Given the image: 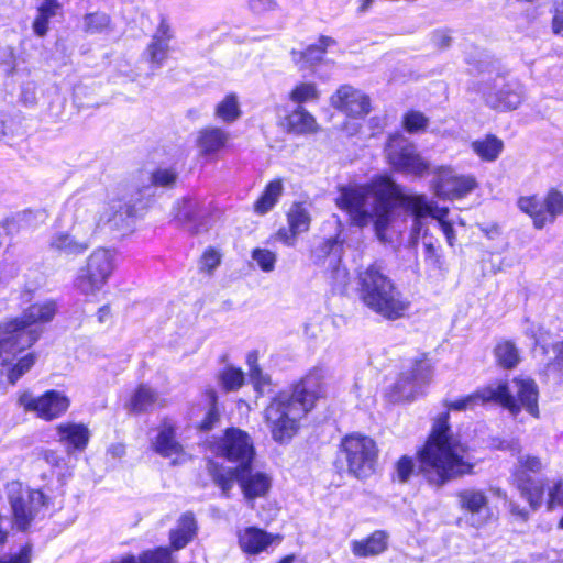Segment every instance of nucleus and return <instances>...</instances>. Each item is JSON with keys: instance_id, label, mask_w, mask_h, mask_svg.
<instances>
[{"instance_id": "30", "label": "nucleus", "mask_w": 563, "mask_h": 563, "mask_svg": "<svg viewBox=\"0 0 563 563\" xmlns=\"http://www.w3.org/2000/svg\"><path fill=\"white\" fill-rule=\"evenodd\" d=\"M197 525L191 514L183 515L175 529L169 533L170 545L174 550L185 548L196 536Z\"/></svg>"}, {"instance_id": "55", "label": "nucleus", "mask_w": 563, "mask_h": 563, "mask_svg": "<svg viewBox=\"0 0 563 563\" xmlns=\"http://www.w3.org/2000/svg\"><path fill=\"white\" fill-rule=\"evenodd\" d=\"M413 461L408 456H402L396 463V477L400 483H405L409 479L413 472Z\"/></svg>"}, {"instance_id": "2", "label": "nucleus", "mask_w": 563, "mask_h": 563, "mask_svg": "<svg viewBox=\"0 0 563 563\" xmlns=\"http://www.w3.org/2000/svg\"><path fill=\"white\" fill-rule=\"evenodd\" d=\"M449 417V412H443L434 420L431 434L420 452V470L427 481L437 486L471 473L473 467L467 446L452 432Z\"/></svg>"}, {"instance_id": "63", "label": "nucleus", "mask_w": 563, "mask_h": 563, "mask_svg": "<svg viewBox=\"0 0 563 563\" xmlns=\"http://www.w3.org/2000/svg\"><path fill=\"white\" fill-rule=\"evenodd\" d=\"M433 43L441 48L448 47L451 43V36L445 31H437L432 36Z\"/></svg>"}, {"instance_id": "8", "label": "nucleus", "mask_w": 563, "mask_h": 563, "mask_svg": "<svg viewBox=\"0 0 563 563\" xmlns=\"http://www.w3.org/2000/svg\"><path fill=\"white\" fill-rule=\"evenodd\" d=\"M489 388L494 391L493 402L499 404L512 416H517L521 409L533 417L539 416V390L530 377L520 375L509 383L490 384Z\"/></svg>"}, {"instance_id": "56", "label": "nucleus", "mask_w": 563, "mask_h": 563, "mask_svg": "<svg viewBox=\"0 0 563 563\" xmlns=\"http://www.w3.org/2000/svg\"><path fill=\"white\" fill-rule=\"evenodd\" d=\"M220 254L217 251L209 249L201 256L200 269L211 273L220 264Z\"/></svg>"}, {"instance_id": "15", "label": "nucleus", "mask_w": 563, "mask_h": 563, "mask_svg": "<svg viewBox=\"0 0 563 563\" xmlns=\"http://www.w3.org/2000/svg\"><path fill=\"white\" fill-rule=\"evenodd\" d=\"M98 206L100 228L108 225L111 230L131 232L135 218V207L125 197H110L107 201L93 199Z\"/></svg>"}, {"instance_id": "51", "label": "nucleus", "mask_w": 563, "mask_h": 563, "mask_svg": "<svg viewBox=\"0 0 563 563\" xmlns=\"http://www.w3.org/2000/svg\"><path fill=\"white\" fill-rule=\"evenodd\" d=\"M545 207L549 210L551 221L553 222L558 214L563 213V194L558 190H551L545 197Z\"/></svg>"}, {"instance_id": "10", "label": "nucleus", "mask_w": 563, "mask_h": 563, "mask_svg": "<svg viewBox=\"0 0 563 563\" xmlns=\"http://www.w3.org/2000/svg\"><path fill=\"white\" fill-rule=\"evenodd\" d=\"M208 448L216 456L235 464V467L247 466L255 459L252 438L239 428H228L222 435L209 441Z\"/></svg>"}, {"instance_id": "34", "label": "nucleus", "mask_w": 563, "mask_h": 563, "mask_svg": "<svg viewBox=\"0 0 563 563\" xmlns=\"http://www.w3.org/2000/svg\"><path fill=\"white\" fill-rule=\"evenodd\" d=\"M242 115L241 104L235 93H228L214 107V117L223 123H233Z\"/></svg>"}, {"instance_id": "5", "label": "nucleus", "mask_w": 563, "mask_h": 563, "mask_svg": "<svg viewBox=\"0 0 563 563\" xmlns=\"http://www.w3.org/2000/svg\"><path fill=\"white\" fill-rule=\"evenodd\" d=\"M208 471L222 495L230 496L234 482H238L244 498L253 501L267 495L272 487V477L266 472L255 470L252 464L244 467H224L210 461Z\"/></svg>"}, {"instance_id": "46", "label": "nucleus", "mask_w": 563, "mask_h": 563, "mask_svg": "<svg viewBox=\"0 0 563 563\" xmlns=\"http://www.w3.org/2000/svg\"><path fill=\"white\" fill-rule=\"evenodd\" d=\"M251 256L257 267L263 272L269 273L275 269L277 261V255L275 252L268 249L256 247L252 251Z\"/></svg>"}, {"instance_id": "12", "label": "nucleus", "mask_w": 563, "mask_h": 563, "mask_svg": "<svg viewBox=\"0 0 563 563\" xmlns=\"http://www.w3.org/2000/svg\"><path fill=\"white\" fill-rule=\"evenodd\" d=\"M385 153L389 164L398 172L422 176L429 169V163L420 156L416 146L400 134L389 137Z\"/></svg>"}, {"instance_id": "42", "label": "nucleus", "mask_w": 563, "mask_h": 563, "mask_svg": "<svg viewBox=\"0 0 563 563\" xmlns=\"http://www.w3.org/2000/svg\"><path fill=\"white\" fill-rule=\"evenodd\" d=\"M157 397L154 390L150 387L141 385L130 400V409L135 412H142L147 410L155 401Z\"/></svg>"}, {"instance_id": "50", "label": "nucleus", "mask_w": 563, "mask_h": 563, "mask_svg": "<svg viewBox=\"0 0 563 563\" xmlns=\"http://www.w3.org/2000/svg\"><path fill=\"white\" fill-rule=\"evenodd\" d=\"M402 124L409 133H417L426 130L428 118L419 111H409L404 115Z\"/></svg>"}, {"instance_id": "22", "label": "nucleus", "mask_w": 563, "mask_h": 563, "mask_svg": "<svg viewBox=\"0 0 563 563\" xmlns=\"http://www.w3.org/2000/svg\"><path fill=\"white\" fill-rule=\"evenodd\" d=\"M287 220L289 229H279L277 235L286 245L292 246L296 236L309 230L311 218L302 203H294L287 213Z\"/></svg>"}, {"instance_id": "38", "label": "nucleus", "mask_w": 563, "mask_h": 563, "mask_svg": "<svg viewBox=\"0 0 563 563\" xmlns=\"http://www.w3.org/2000/svg\"><path fill=\"white\" fill-rule=\"evenodd\" d=\"M282 192H283L282 181L279 179L271 181L266 186L262 196L255 202L254 210L260 214H264V213L268 212L276 205Z\"/></svg>"}, {"instance_id": "43", "label": "nucleus", "mask_w": 563, "mask_h": 563, "mask_svg": "<svg viewBox=\"0 0 563 563\" xmlns=\"http://www.w3.org/2000/svg\"><path fill=\"white\" fill-rule=\"evenodd\" d=\"M495 356L504 368L515 367L520 360L518 350L510 342L499 343L495 349Z\"/></svg>"}, {"instance_id": "45", "label": "nucleus", "mask_w": 563, "mask_h": 563, "mask_svg": "<svg viewBox=\"0 0 563 563\" xmlns=\"http://www.w3.org/2000/svg\"><path fill=\"white\" fill-rule=\"evenodd\" d=\"M220 382L225 390H238L244 384V373L240 368L227 367L220 374Z\"/></svg>"}, {"instance_id": "37", "label": "nucleus", "mask_w": 563, "mask_h": 563, "mask_svg": "<svg viewBox=\"0 0 563 563\" xmlns=\"http://www.w3.org/2000/svg\"><path fill=\"white\" fill-rule=\"evenodd\" d=\"M81 29L86 34H101L111 30V18L102 11H95L82 16Z\"/></svg>"}, {"instance_id": "32", "label": "nucleus", "mask_w": 563, "mask_h": 563, "mask_svg": "<svg viewBox=\"0 0 563 563\" xmlns=\"http://www.w3.org/2000/svg\"><path fill=\"white\" fill-rule=\"evenodd\" d=\"M472 151L483 161H496L504 150V142L496 135L488 134L471 143Z\"/></svg>"}, {"instance_id": "26", "label": "nucleus", "mask_w": 563, "mask_h": 563, "mask_svg": "<svg viewBox=\"0 0 563 563\" xmlns=\"http://www.w3.org/2000/svg\"><path fill=\"white\" fill-rule=\"evenodd\" d=\"M387 533L382 530H377L367 538L353 540L351 542V551L358 558L375 556L387 549Z\"/></svg>"}, {"instance_id": "3", "label": "nucleus", "mask_w": 563, "mask_h": 563, "mask_svg": "<svg viewBox=\"0 0 563 563\" xmlns=\"http://www.w3.org/2000/svg\"><path fill=\"white\" fill-rule=\"evenodd\" d=\"M98 206L93 198L69 200L64 217L71 222L68 230L55 231L48 240L49 250L66 256L84 254L100 229Z\"/></svg>"}, {"instance_id": "25", "label": "nucleus", "mask_w": 563, "mask_h": 563, "mask_svg": "<svg viewBox=\"0 0 563 563\" xmlns=\"http://www.w3.org/2000/svg\"><path fill=\"white\" fill-rule=\"evenodd\" d=\"M57 312V305L54 300H45L30 306L23 311L21 317L16 318L25 329H35L42 323L53 320Z\"/></svg>"}, {"instance_id": "53", "label": "nucleus", "mask_w": 563, "mask_h": 563, "mask_svg": "<svg viewBox=\"0 0 563 563\" xmlns=\"http://www.w3.org/2000/svg\"><path fill=\"white\" fill-rule=\"evenodd\" d=\"M520 489L522 490V495L527 498L532 508H537L541 505L544 494V487L541 484H531V487L522 486Z\"/></svg>"}, {"instance_id": "1", "label": "nucleus", "mask_w": 563, "mask_h": 563, "mask_svg": "<svg viewBox=\"0 0 563 563\" xmlns=\"http://www.w3.org/2000/svg\"><path fill=\"white\" fill-rule=\"evenodd\" d=\"M335 203L349 216L352 224L360 228L373 224L380 240L394 220L396 207L400 205L415 216L417 229H420L423 218L435 219L449 245H454L455 231L453 224L446 220L449 209L428 201L424 195L404 192L388 176H377L364 185L340 188Z\"/></svg>"}, {"instance_id": "48", "label": "nucleus", "mask_w": 563, "mask_h": 563, "mask_svg": "<svg viewBox=\"0 0 563 563\" xmlns=\"http://www.w3.org/2000/svg\"><path fill=\"white\" fill-rule=\"evenodd\" d=\"M177 173L170 167L155 169L150 177L151 184L158 187H172L177 180Z\"/></svg>"}, {"instance_id": "29", "label": "nucleus", "mask_w": 563, "mask_h": 563, "mask_svg": "<svg viewBox=\"0 0 563 563\" xmlns=\"http://www.w3.org/2000/svg\"><path fill=\"white\" fill-rule=\"evenodd\" d=\"M518 207L533 220V225L537 229H542L547 223L552 222L545 207V199L541 200L536 196L521 197L518 200Z\"/></svg>"}, {"instance_id": "28", "label": "nucleus", "mask_w": 563, "mask_h": 563, "mask_svg": "<svg viewBox=\"0 0 563 563\" xmlns=\"http://www.w3.org/2000/svg\"><path fill=\"white\" fill-rule=\"evenodd\" d=\"M36 16L32 23L33 32L43 37L49 30V20L58 14L60 11V3L58 0H36Z\"/></svg>"}, {"instance_id": "54", "label": "nucleus", "mask_w": 563, "mask_h": 563, "mask_svg": "<svg viewBox=\"0 0 563 563\" xmlns=\"http://www.w3.org/2000/svg\"><path fill=\"white\" fill-rule=\"evenodd\" d=\"M153 40L170 43L174 38V31L168 19L165 15H162L159 19V23L152 36Z\"/></svg>"}, {"instance_id": "7", "label": "nucleus", "mask_w": 563, "mask_h": 563, "mask_svg": "<svg viewBox=\"0 0 563 563\" xmlns=\"http://www.w3.org/2000/svg\"><path fill=\"white\" fill-rule=\"evenodd\" d=\"M308 412L289 394H278L265 409V421L272 438L279 443L289 441L298 432L300 420Z\"/></svg>"}, {"instance_id": "9", "label": "nucleus", "mask_w": 563, "mask_h": 563, "mask_svg": "<svg viewBox=\"0 0 563 563\" xmlns=\"http://www.w3.org/2000/svg\"><path fill=\"white\" fill-rule=\"evenodd\" d=\"M378 449L375 441L361 433H351L342 439L340 457L356 478H367L375 471Z\"/></svg>"}, {"instance_id": "39", "label": "nucleus", "mask_w": 563, "mask_h": 563, "mask_svg": "<svg viewBox=\"0 0 563 563\" xmlns=\"http://www.w3.org/2000/svg\"><path fill=\"white\" fill-rule=\"evenodd\" d=\"M420 390L421 387L407 373H404L394 387V399L410 401L416 398Z\"/></svg>"}, {"instance_id": "23", "label": "nucleus", "mask_w": 563, "mask_h": 563, "mask_svg": "<svg viewBox=\"0 0 563 563\" xmlns=\"http://www.w3.org/2000/svg\"><path fill=\"white\" fill-rule=\"evenodd\" d=\"M230 140V133L219 126H207L197 134L196 144L200 155L209 156L223 150Z\"/></svg>"}, {"instance_id": "33", "label": "nucleus", "mask_w": 563, "mask_h": 563, "mask_svg": "<svg viewBox=\"0 0 563 563\" xmlns=\"http://www.w3.org/2000/svg\"><path fill=\"white\" fill-rule=\"evenodd\" d=\"M200 212V203L192 198H183L178 200L173 208L174 219L189 230L194 229V223Z\"/></svg>"}, {"instance_id": "57", "label": "nucleus", "mask_w": 563, "mask_h": 563, "mask_svg": "<svg viewBox=\"0 0 563 563\" xmlns=\"http://www.w3.org/2000/svg\"><path fill=\"white\" fill-rule=\"evenodd\" d=\"M249 8L256 14H262L278 9L277 0H247Z\"/></svg>"}, {"instance_id": "49", "label": "nucleus", "mask_w": 563, "mask_h": 563, "mask_svg": "<svg viewBox=\"0 0 563 563\" xmlns=\"http://www.w3.org/2000/svg\"><path fill=\"white\" fill-rule=\"evenodd\" d=\"M136 560L140 563H173L172 554L168 548H157L142 552Z\"/></svg>"}, {"instance_id": "64", "label": "nucleus", "mask_w": 563, "mask_h": 563, "mask_svg": "<svg viewBox=\"0 0 563 563\" xmlns=\"http://www.w3.org/2000/svg\"><path fill=\"white\" fill-rule=\"evenodd\" d=\"M290 56H291L292 62L296 65H298L300 68H305L308 66L306 49L305 51L291 49Z\"/></svg>"}, {"instance_id": "17", "label": "nucleus", "mask_w": 563, "mask_h": 563, "mask_svg": "<svg viewBox=\"0 0 563 563\" xmlns=\"http://www.w3.org/2000/svg\"><path fill=\"white\" fill-rule=\"evenodd\" d=\"M456 500L471 526L479 528L490 520L492 511L485 492L465 488L456 493Z\"/></svg>"}, {"instance_id": "62", "label": "nucleus", "mask_w": 563, "mask_h": 563, "mask_svg": "<svg viewBox=\"0 0 563 563\" xmlns=\"http://www.w3.org/2000/svg\"><path fill=\"white\" fill-rule=\"evenodd\" d=\"M518 463L521 467L531 471V472H539L542 468V462L537 456L531 455H525L520 456L518 460Z\"/></svg>"}, {"instance_id": "41", "label": "nucleus", "mask_w": 563, "mask_h": 563, "mask_svg": "<svg viewBox=\"0 0 563 563\" xmlns=\"http://www.w3.org/2000/svg\"><path fill=\"white\" fill-rule=\"evenodd\" d=\"M319 99V90L314 82H299L289 92V100L300 106Z\"/></svg>"}, {"instance_id": "47", "label": "nucleus", "mask_w": 563, "mask_h": 563, "mask_svg": "<svg viewBox=\"0 0 563 563\" xmlns=\"http://www.w3.org/2000/svg\"><path fill=\"white\" fill-rule=\"evenodd\" d=\"M146 52L150 62L155 66V68H159L167 59L169 43L152 38L151 43L147 45Z\"/></svg>"}, {"instance_id": "16", "label": "nucleus", "mask_w": 563, "mask_h": 563, "mask_svg": "<svg viewBox=\"0 0 563 563\" xmlns=\"http://www.w3.org/2000/svg\"><path fill=\"white\" fill-rule=\"evenodd\" d=\"M19 405L25 410L34 411L38 418L53 420L64 415L70 401L68 397L57 390L46 391L41 397H34L25 391L19 397Z\"/></svg>"}, {"instance_id": "20", "label": "nucleus", "mask_w": 563, "mask_h": 563, "mask_svg": "<svg viewBox=\"0 0 563 563\" xmlns=\"http://www.w3.org/2000/svg\"><path fill=\"white\" fill-rule=\"evenodd\" d=\"M523 86L516 80L504 84L496 91L485 95V101L488 107L499 111H510L517 109L523 101Z\"/></svg>"}, {"instance_id": "6", "label": "nucleus", "mask_w": 563, "mask_h": 563, "mask_svg": "<svg viewBox=\"0 0 563 563\" xmlns=\"http://www.w3.org/2000/svg\"><path fill=\"white\" fill-rule=\"evenodd\" d=\"M117 268V254L108 247H96L78 268L74 287L86 297L97 296Z\"/></svg>"}, {"instance_id": "59", "label": "nucleus", "mask_w": 563, "mask_h": 563, "mask_svg": "<svg viewBox=\"0 0 563 563\" xmlns=\"http://www.w3.org/2000/svg\"><path fill=\"white\" fill-rule=\"evenodd\" d=\"M211 401H212L211 407L208 410V412L206 413V417L200 424V429H202V430L212 429L216 426V423L219 421V418H220L219 410L216 406L214 396H212Z\"/></svg>"}, {"instance_id": "24", "label": "nucleus", "mask_w": 563, "mask_h": 563, "mask_svg": "<svg viewBox=\"0 0 563 563\" xmlns=\"http://www.w3.org/2000/svg\"><path fill=\"white\" fill-rule=\"evenodd\" d=\"M56 433L58 441L65 444L68 451L85 450L90 439V431L84 423H59Z\"/></svg>"}, {"instance_id": "27", "label": "nucleus", "mask_w": 563, "mask_h": 563, "mask_svg": "<svg viewBox=\"0 0 563 563\" xmlns=\"http://www.w3.org/2000/svg\"><path fill=\"white\" fill-rule=\"evenodd\" d=\"M153 446L158 454L165 457L179 455L183 452L180 443L175 439V427L172 422L163 421Z\"/></svg>"}, {"instance_id": "11", "label": "nucleus", "mask_w": 563, "mask_h": 563, "mask_svg": "<svg viewBox=\"0 0 563 563\" xmlns=\"http://www.w3.org/2000/svg\"><path fill=\"white\" fill-rule=\"evenodd\" d=\"M5 492L12 509L14 525L19 530H26L46 505L45 495L41 490L23 486L18 481L8 483Z\"/></svg>"}, {"instance_id": "31", "label": "nucleus", "mask_w": 563, "mask_h": 563, "mask_svg": "<svg viewBox=\"0 0 563 563\" xmlns=\"http://www.w3.org/2000/svg\"><path fill=\"white\" fill-rule=\"evenodd\" d=\"M285 124L289 132L296 134L311 133L318 128L314 117L301 106H298L285 118Z\"/></svg>"}, {"instance_id": "21", "label": "nucleus", "mask_w": 563, "mask_h": 563, "mask_svg": "<svg viewBox=\"0 0 563 563\" xmlns=\"http://www.w3.org/2000/svg\"><path fill=\"white\" fill-rule=\"evenodd\" d=\"M238 542L244 553L254 555L266 551L275 542L279 543L280 537L256 527H246L239 530Z\"/></svg>"}, {"instance_id": "44", "label": "nucleus", "mask_w": 563, "mask_h": 563, "mask_svg": "<svg viewBox=\"0 0 563 563\" xmlns=\"http://www.w3.org/2000/svg\"><path fill=\"white\" fill-rule=\"evenodd\" d=\"M335 44V40L330 36H320L316 44L306 48L307 64L312 66L323 59L328 47Z\"/></svg>"}, {"instance_id": "4", "label": "nucleus", "mask_w": 563, "mask_h": 563, "mask_svg": "<svg viewBox=\"0 0 563 563\" xmlns=\"http://www.w3.org/2000/svg\"><path fill=\"white\" fill-rule=\"evenodd\" d=\"M358 295L364 306L387 320L402 318L410 307V301L378 263L358 273Z\"/></svg>"}, {"instance_id": "61", "label": "nucleus", "mask_w": 563, "mask_h": 563, "mask_svg": "<svg viewBox=\"0 0 563 563\" xmlns=\"http://www.w3.org/2000/svg\"><path fill=\"white\" fill-rule=\"evenodd\" d=\"M31 548L25 545L18 554L0 559V563H31Z\"/></svg>"}, {"instance_id": "18", "label": "nucleus", "mask_w": 563, "mask_h": 563, "mask_svg": "<svg viewBox=\"0 0 563 563\" xmlns=\"http://www.w3.org/2000/svg\"><path fill=\"white\" fill-rule=\"evenodd\" d=\"M330 102L333 108L352 118H363L371 111L369 97L350 85L339 87Z\"/></svg>"}, {"instance_id": "13", "label": "nucleus", "mask_w": 563, "mask_h": 563, "mask_svg": "<svg viewBox=\"0 0 563 563\" xmlns=\"http://www.w3.org/2000/svg\"><path fill=\"white\" fill-rule=\"evenodd\" d=\"M40 336V331L25 329L18 319L0 323V366L10 364L19 353L30 347Z\"/></svg>"}, {"instance_id": "14", "label": "nucleus", "mask_w": 563, "mask_h": 563, "mask_svg": "<svg viewBox=\"0 0 563 563\" xmlns=\"http://www.w3.org/2000/svg\"><path fill=\"white\" fill-rule=\"evenodd\" d=\"M433 190L439 198L461 199L478 187L473 175L459 174L449 166H441L433 172Z\"/></svg>"}, {"instance_id": "40", "label": "nucleus", "mask_w": 563, "mask_h": 563, "mask_svg": "<svg viewBox=\"0 0 563 563\" xmlns=\"http://www.w3.org/2000/svg\"><path fill=\"white\" fill-rule=\"evenodd\" d=\"M412 380H415L421 388L429 383L432 376V364L427 354L420 355L415 360L410 371L406 372Z\"/></svg>"}, {"instance_id": "52", "label": "nucleus", "mask_w": 563, "mask_h": 563, "mask_svg": "<svg viewBox=\"0 0 563 563\" xmlns=\"http://www.w3.org/2000/svg\"><path fill=\"white\" fill-rule=\"evenodd\" d=\"M35 357L29 353L15 364V366L9 372L8 378L10 383L14 384L24 373H26L34 364Z\"/></svg>"}, {"instance_id": "58", "label": "nucleus", "mask_w": 563, "mask_h": 563, "mask_svg": "<svg viewBox=\"0 0 563 563\" xmlns=\"http://www.w3.org/2000/svg\"><path fill=\"white\" fill-rule=\"evenodd\" d=\"M548 508L552 509L555 505H563V483H558L552 487H548ZM560 527L563 528V518L560 521Z\"/></svg>"}, {"instance_id": "35", "label": "nucleus", "mask_w": 563, "mask_h": 563, "mask_svg": "<svg viewBox=\"0 0 563 563\" xmlns=\"http://www.w3.org/2000/svg\"><path fill=\"white\" fill-rule=\"evenodd\" d=\"M494 391L489 388V385L482 387L465 397L451 401L446 405L448 409L452 410H467L474 409L477 406H483L487 402L493 401Z\"/></svg>"}, {"instance_id": "36", "label": "nucleus", "mask_w": 563, "mask_h": 563, "mask_svg": "<svg viewBox=\"0 0 563 563\" xmlns=\"http://www.w3.org/2000/svg\"><path fill=\"white\" fill-rule=\"evenodd\" d=\"M258 355L257 352L252 351L246 356V364L249 366V375L254 384L255 390L263 395L265 393L271 391V377L263 373L261 367L258 366Z\"/></svg>"}, {"instance_id": "60", "label": "nucleus", "mask_w": 563, "mask_h": 563, "mask_svg": "<svg viewBox=\"0 0 563 563\" xmlns=\"http://www.w3.org/2000/svg\"><path fill=\"white\" fill-rule=\"evenodd\" d=\"M551 27L554 34L563 36V3H554Z\"/></svg>"}, {"instance_id": "19", "label": "nucleus", "mask_w": 563, "mask_h": 563, "mask_svg": "<svg viewBox=\"0 0 563 563\" xmlns=\"http://www.w3.org/2000/svg\"><path fill=\"white\" fill-rule=\"evenodd\" d=\"M327 372L323 367H313L309 373L295 386L290 395L305 409L310 411L316 400L321 396L323 382Z\"/></svg>"}]
</instances>
